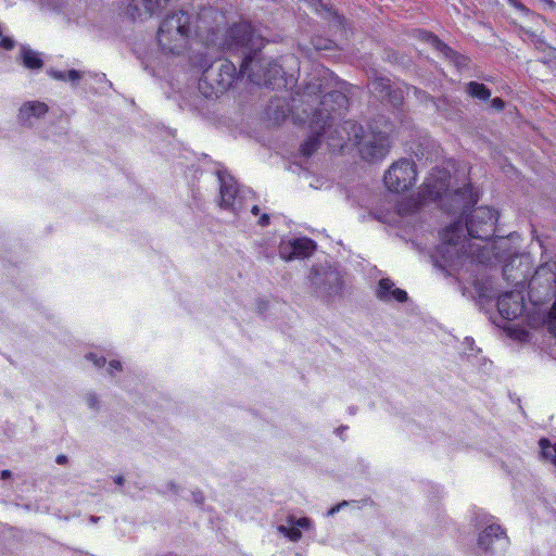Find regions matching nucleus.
<instances>
[{
    "mask_svg": "<svg viewBox=\"0 0 556 556\" xmlns=\"http://www.w3.org/2000/svg\"><path fill=\"white\" fill-rule=\"evenodd\" d=\"M112 369H115V370H121V363L117 362V361H113L110 363V371Z\"/></svg>",
    "mask_w": 556,
    "mask_h": 556,
    "instance_id": "obj_30",
    "label": "nucleus"
},
{
    "mask_svg": "<svg viewBox=\"0 0 556 556\" xmlns=\"http://www.w3.org/2000/svg\"><path fill=\"white\" fill-rule=\"evenodd\" d=\"M22 60L24 66L30 70H39L43 65L39 53L25 47L22 48Z\"/></svg>",
    "mask_w": 556,
    "mask_h": 556,
    "instance_id": "obj_18",
    "label": "nucleus"
},
{
    "mask_svg": "<svg viewBox=\"0 0 556 556\" xmlns=\"http://www.w3.org/2000/svg\"><path fill=\"white\" fill-rule=\"evenodd\" d=\"M345 504H346V503H345V502H343L342 504H339V505H337V506H333L332 508H330V509L328 510V514H327V515H328V516H332V515H334L337 511H339V509L341 508V506H343V505H345Z\"/></svg>",
    "mask_w": 556,
    "mask_h": 556,
    "instance_id": "obj_29",
    "label": "nucleus"
},
{
    "mask_svg": "<svg viewBox=\"0 0 556 556\" xmlns=\"http://www.w3.org/2000/svg\"><path fill=\"white\" fill-rule=\"evenodd\" d=\"M11 476V472L9 470H3L2 471V478H7V477H10Z\"/></svg>",
    "mask_w": 556,
    "mask_h": 556,
    "instance_id": "obj_36",
    "label": "nucleus"
},
{
    "mask_svg": "<svg viewBox=\"0 0 556 556\" xmlns=\"http://www.w3.org/2000/svg\"><path fill=\"white\" fill-rule=\"evenodd\" d=\"M146 8L149 12H152L153 11V8L150 5V0H147V4H146Z\"/></svg>",
    "mask_w": 556,
    "mask_h": 556,
    "instance_id": "obj_35",
    "label": "nucleus"
},
{
    "mask_svg": "<svg viewBox=\"0 0 556 556\" xmlns=\"http://www.w3.org/2000/svg\"><path fill=\"white\" fill-rule=\"evenodd\" d=\"M500 314L506 319H514L523 311V296L520 291H510L502 294L497 301Z\"/></svg>",
    "mask_w": 556,
    "mask_h": 556,
    "instance_id": "obj_7",
    "label": "nucleus"
},
{
    "mask_svg": "<svg viewBox=\"0 0 556 556\" xmlns=\"http://www.w3.org/2000/svg\"><path fill=\"white\" fill-rule=\"evenodd\" d=\"M539 444L542 455L556 466V443L552 444L547 439H541Z\"/></svg>",
    "mask_w": 556,
    "mask_h": 556,
    "instance_id": "obj_21",
    "label": "nucleus"
},
{
    "mask_svg": "<svg viewBox=\"0 0 556 556\" xmlns=\"http://www.w3.org/2000/svg\"><path fill=\"white\" fill-rule=\"evenodd\" d=\"M417 173L413 161L402 159L394 162L386 172V187L393 192L408 190L416 181Z\"/></svg>",
    "mask_w": 556,
    "mask_h": 556,
    "instance_id": "obj_4",
    "label": "nucleus"
},
{
    "mask_svg": "<svg viewBox=\"0 0 556 556\" xmlns=\"http://www.w3.org/2000/svg\"><path fill=\"white\" fill-rule=\"evenodd\" d=\"M47 111L48 106L43 102H27L21 108L20 115L22 119L27 121L31 116L40 117L45 115Z\"/></svg>",
    "mask_w": 556,
    "mask_h": 556,
    "instance_id": "obj_16",
    "label": "nucleus"
},
{
    "mask_svg": "<svg viewBox=\"0 0 556 556\" xmlns=\"http://www.w3.org/2000/svg\"><path fill=\"white\" fill-rule=\"evenodd\" d=\"M14 47V41L9 36H4L3 33L0 30V48L4 50H10Z\"/></svg>",
    "mask_w": 556,
    "mask_h": 556,
    "instance_id": "obj_24",
    "label": "nucleus"
},
{
    "mask_svg": "<svg viewBox=\"0 0 556 556\" xmlns=\"http://www.w3.org/2000/svg\"><path fill=\"white\" fill-rule=\"evenodd\" d=\"M509 544L506 532L491 519H489V552H503Z\"/></svg>",
    "mask_w": 556,
    "mask_h": 556,
    "instance_id": "obj_15",
    "label": "nucleus"
},
{
    "mask_svg": "<svg viewBox=\"0 0 556 556\" xmlns=\"http://www.w3.org/2000/svg\"><path fill=\"white\" fill-rule=\"evenodd\" d=\"M189 33V17L182 13L167 16L157 31V42L166 54H179L187 47Z\"/></svg>",
    "mask_w": 556,
    "mask_h": 556,
    "instance_id": "obj_3",
    "label": "nucleus"
},
{
    "mask_svg": "<svg viewBox=\"0 0 556 556\" xmlns=\"http://www.w3.org/2000/svg\"><path fill=\"white\" fill-rule=\"evenodd\" d=\"M232 41L228 43V48L235 46L249 47L251 49L258 47L254 41V29L248 23L239 24L230 30Z\"/></svg>",
    "mask_w": 556,
    "mask_h": 556,
    "instance_id": "obj_10",
    "label": "nucleus"
},
{
    "mask_svg": "<svg viewBox=\"0 0 556 556\" xmlns=\"http://www.w3.org/2000/svg\"><path fill=\"white\" fill-rule=\"evenodd\" d=\"M66 462H67V458H66V456H65V455H59V456L56 457V463H58V464H60V465H63V464H65Z\"/></svg>",
    "mask_w": 556,
    "mask_h": 556,
    "instance_id": "obj_32",
    "label": "nucleus"
},
{
    "mask_svg": "<svg viewBox=\"0 0 556 556\" xmlns=\"http://www.w3.org/2000/svg\"><path fill=\"white\" fill-rule=\"evenodd\" d=\"M123 481H124L123 477H116V478H115V482H116L117 484H122V483H123Z\"/></svg>",
    "mask_w": 556,
    "mask_h": 556,
    "instance_id": "obj_37",
    "label": "nucleus"
},
{
    "mask_svg": "<svg viewBox=\"0 0 556 556\" xmlns=\"http://www.w3.org/2000/svg\"><path fill=\"white\" fill-rule=\"evenodd\" d=\"M203 500V496L201 494H199V496H195V502L197 503H201Z\"/></svg>",
    "mask_w": 556,
    "mask_h": 556,
    "instance_id": "obj_38",
    "label": "nucleus"
},
{
    "mask_svg": "<svg viewBox=\"0 0 556 556\" xmlns=\"http://www.w3.org/2000/svg\"><path fill=\"white\" fill-rule=\"evenodd\" d=\"M287 522L288 526H279L278 531L292 542H298L302 538L300 529L309 530L312 528V521L306 517L299 519L289 517Z\"/></svg>",
    "mask_w": 556,
    "mask_h": 556,
    "instance_id": "obj_11",
    "label": "nucleus"
},
{
    "mask_svg": "<svg viewBox=\"0 0 556 556\" xmlns=\"http://www.w3.org/2000/svg\"><path fill=\"white\" fill-rule=\"evenodd\" d=\"M488 214H489V220H490V219H493V218H494L495 220H497V219H498V213H497L496 211H494V210H490V208H489Z\"/></svg>",
    "mask_w": 556,
    "mask_h": 556,
    "instance_id": "obj_31",
    "label": "nucleus"
},
{
    "mask_svg": "<svg viewBox=\"0 0 556 556\" xmlns=\"http://www.w3.org/2000/svg\"><path fill=\"white\" fill-rule=\"evenodd\" d=\"M88 359L92 361L93 364L98 367H101L104 365L105 359L102 357H97L94 354L90 353L86 356Z\"/></svg>",
    "mask_w": 556,
    "mask_h": 556,
    "instance_id": "obj_27",
    "label": "nucleus"
},
{
    "mask_svg": "<svg viewBox=\"0 0 556 556\" xmlns=\"http://www.w3.org/2000/svg\"><path fill=\"white\" fill-rule=\"evenodd\" d=\"M468 93L473 98L484 99L486 97L485 87L483 84L471 81L467 87Z\"/></svg>",
    "mask_w": 556,
    "mask_h": 556,
    "instance_id": "obj_23",
    "label": "nucleus"
},
{
    "mask_svg": "<svg viewBox=\"0 0 556 556\" xmlns=\"http://www.w3.org/2000/svg\"><path fill=\"white\" fill-rule=\"evenodd\" d=\"M447 178V175L445 173H442V177L440 178V181L439 182H435L433 181L434 180V176L433 174L431 175V177L428 178L427 182H426V187L427 189L429 190V193L435 198H443V197H447V193H446V184H445V179Z\"/></svg>",
    "mask_w": 556,
    "mask_h": 556,
    "instance_id": "obj_17",
    "label": "nucleus"
},
{
    "mask_svg": "<svg viewBox=\"0 0 556 556\" xmlns=\"http://www.w3.org/2000/svg\"><path fill=\"white\" fill-rule=\"evenodd\" d=\"M81 73L76 70H70L66 72V80L76 83L81 78Z\"/></svg>",
    "mask_w": 556,
    "mask_h": 556,
    "instance_id": "obj_25",
    "label": "nucleus"
},
{
    "mask_svg": "<svg viewBox=\"0 0 556 556\" xmlns=\"http://www.w3.org/2000/svg\"><path fill=\"white\" fill-rule=\"evenodd\" d=\"M251 212H252L254 215H257V214H258V212H260L258 206H257V205H255V204H254V205H252V207H251Z\"/></svg>",
    "mask_w": 556,
    "mask_h": 556,
    "instance_id": "obj_34",
    "label": "nucleus"
},
{
    "mask_svg": "<svg viewBox=\"0 0 556 556\" xmlns=\"http://www.w3.org/2000/svg\"><path fill=\"white\" fill-rule=\"evenodd\" d=\"M530 293L548 295L556 287V261L541 265L528 281Z\"/></svg>",
    "mask_w": 556,
    "mask_h": 556,
    "instance_id": "obj_6",
    "label": "nucleus"
},
{
    "mask_svg": "<svg viewBox=\"0 0 556 556\" xmlns=\"http://www.w3.org/2000/svg\"><path fill=\"white\" fill-rule=\"evenodd\" d=\"M460 235H463V227L459 223H457L446 228L442 235V238L444 242L456 245Z\"/></svg>",
    "mask_w": 556,
    "mask_h": 556,
    "instance_id": "obj_20",
    "label": "nucleus"
},
{
    "mask_svg": "<svg viewBox=\"0 0 556 556\" xmlns=\"http://www.w3.org/2000/svg\"><path fill=\"white\" fill-rule=\"evenodd\" d=\"M253 70L257 67V72H253L251 79L257 85L270 86L281 73V67L276 63H266V71L263 65L251 63Z\"/></svg>",
    "mask_w": 556,
    "mask_h": 556,
    "instance_id": "obj_12",
    "label": "nucleus"
},
{
    "mask_svg": "<svg viewBox=\"0 0 556 556\" xmlns=\"http://www.w3.org/2000/svg\"><path fill=\"white\" fill-rule=\"evenodd\" d=\"M377 298L384 302H405L407 300V293L402 289L395 288L394 283L386 278L379 281Z\"/></svg>",
    "mask_w": 556,
    "mask_h": 556,
    "instance_id": "obj_14",
    "label": "nucleus"
},
{
    "mask_svg": "<svg viewBox=\"0 0 556 556\" xmlns=\"http://www.w3.org/2000/svg\"><path fill=\"white\" fill-rule=\"evenodd\" d=\"M420 38L421 40L426 41L431 47H433L435 50L440 51L445 56L452 58V55L454 54L453 51L445 43H443L438 37L433 36L432 34L421 33Z\"/></svg>",
    "mask_w": 556,
    "mask_h": 556,
    "instance_id": "obj_19",
    "label": "nucleus"
},
{
    "mask_svg": "<svg viewBox=\"0 0 556 556\" xmlns=\"http://www.w3.org/2000/svg\"><path fill=\"white\" fill-rule=\"evenodd\" d=\"M231 181L222 180L220 184V198L224 207H231L233 211L240 212L243 206L241 205V193Z\"/></svg>",
    "mask_w": 556,
    "mask_h": 556,
    "instance_id": "obj_13",
    "label": "nucleus"
},
{
    "mask_svg": "<svg viewBox=\"0 0 556 556\" xmlns=\"http://www.w3.org/2000/svg\"><path fill=\"white\" fill-rule=\"evenodd\" d=\"M477 260L479 264L472 267L465 279L464 294H467L482 309L485 303V270L483 252L480 245L477 247Z\"/></svg>",
    "mask_w": 556,
    "mask_h": 556,
    "instance_id": "obj_5",
    "label": "nucleus"
},
{
    "mask_svg": "<svg viewBox=\"0 0 556 556\" xmlns=\"http://www.w3.org/2000/svg\"><path fill=\"white\" fill-rule=\"evenodd\" d=\"M348 99L340 91H331L324 96L318 109L308 121L312 136L302 144L301 151L304 155H311L318 147L319 141L326 140L331 149H342L349 142L358 147L361 156L369 162L383 159L391 148L389 135L386 131H374L364 134L362 126L355 122L346 121L333 128L334 114L346 108Z\"/></svg>",
    "mask_w": 556,
    "mask_h": 556,
    "instance_id": "obj_1",
    "label": "nucleus"
},
{
    "mask_svg": "<svg viewBox=\"0 0 556 556\" xmlns=\"http://www.w3.org/2000/svg\"><path fill=\"white\" fill-rule=\"evenodd\" d=\"M493 255L498 262H504V276L516 285L528 280L531 270V258L529 255H517L510 237H500L492 242Z\"/></svg>",
    "mask_w": 556,
    "mask_h": 556,
    "instance_id": "obj_2",
    "label": "nucleus"
},
{
    "mask_svg": "<svg viewBox=\"0 0 556 556\" xmlns=\"http://www.w3.org/2000/svg\"><path fill=\"white\" fill-rule=\"evenodd\" d=\"M315 250V243L311 239L300 238L283 244L280 248V254L285 260L295 257H306Z\"/></svg>",
    "mask_w": 556,
    "mask_h": 556,
    "instance_id": "obj_9",
    "label": "nucleus"
},
{
    "mask_svg": "<svg viewBox=\"0 0 556 556\" xmlns=\"http://www.w3.org/2000/svg\"><path fill=\"white\" fill-rule=\"evenodd\" d=\"M491 106H492V109H494L496 111H501V110L504 109L505 103H504V101L501 98H494L491 101Z\"/></svg>",
    "mask_w": 556,
    "mask_h": 556,
    "instance_id": "obj_28",
    "label": "nucleus"
},
{
    "mask_svg": "<svg viewBox=\"0 0 556 556\" xmlns=\"http://www.w3.org/2000/svg\"><path fill=\"white\" fill-rule=\"evenodd\" d=\"M268 219H269V218H268V215L264 214V215L261 217V219H260V224H261L262 226H265V225H267V224H268Z\"/></svg>",
    "mask_w": 556,
    "mask_h": 556,
    "instance_id": "obj_33",
    "label": "nucleus"
},
{
    "mask_svg": "<svg viewBox=\"0 0 556 556\" xmlns=\"http://www.w3.org/2000/svg\"><path fill=\"white\" fill-rule=\"evenodd\" d=\"M466 229L468 235L473 239H480L483 241L484 223H481L479 226L476 225L473 218L466 219Z\"/></svg>",
    "mask_w": 556,
    "mask_h": 556,
    "instance_id": "obj_22",
    "label": "nucleus"
},
{
    "mask_svg": "<svg viewBox=\"0 0 556 556\" xmlns=\"http://www.w3.org/2000/svg\"><path fill=\"white\" fill-rule=\"evenodd\" d=\"M89 405H90V406H93V405H94V399H93V397H90V399H89Z\"/></svg>",
    "mask_w": 556,
    "mask_h": 556,
    "instance_id": "obj_39",
    "label": "nucleus"
},
{
    "mask_svg": "<svg viewBox=\"0 0 556 556\" xmlns=\"http://www.w3.org/2000/svg\"><path fill=\"white\" fill-rule=\"evenodd\" d=\"M48 74H49L53 79H56V80H63V81H65V80H66V72H61V71L50 70V71H48Z\"/></svg>",
    "mask_w": 556,
    "mask_h": 556,
    "instance_id": "obj_26",
    "label": "nucleus"
},
{
    "mask_svg": "<svg viewBox=\"0 0 556 556\" xmlns=\"http://www.w3.org/2000/svg\"><path fill=\"white\" fill-rule=\"evenodd\" d=\"M478 202V195L473 192L471 186H467L463 190L455 191L451 194V210L454 213L465 215Z\"/></svg>",
    "mask_w": 556,
    "mask_h": 556,
    "instance_id": "obj_8",
    "label": "nucleus"
}]
</instances>
